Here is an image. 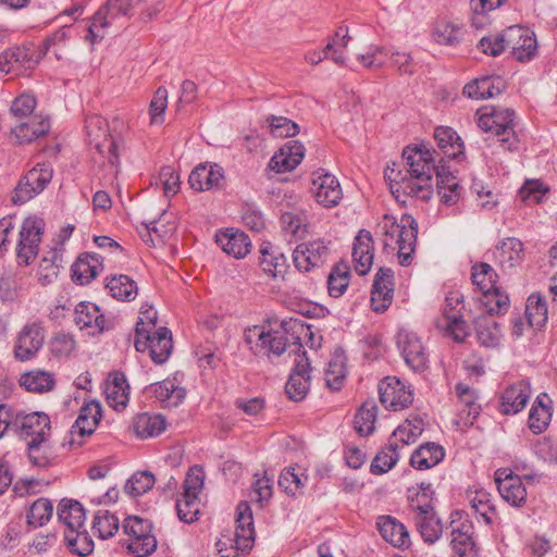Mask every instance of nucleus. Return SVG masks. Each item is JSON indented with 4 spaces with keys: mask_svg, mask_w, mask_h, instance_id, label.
Listing matches in <instances>:
<instances>
[{
    "mask_svg": "<svg viewBox=\"0 0 557 557\" xmlns=\"http://www.w3.org/2000/svg\"><path fill=\"white\" fill-rule=\"evenodd\" d=\"M382 233L383 251L386 255H396L399 263L409 265L417 246L418 223L410 214H403L397 222L393 216L385 214L379 223Z\"/></svg>",
    "mask_w": 557,
    "mask_h": 557,
    "instance_id": "f257e3e1",
    "label": "nucleus"
},
{
    "mask_svg": "<svg viewBox=\"0 0 557 557\" xmlns=\"http://www.w3.org/2000/svg\"><path fill=\"white\" fill-rule=\"evenodd\" d=\"M143 314H147V321L145 322L143 318L137 321L134 346L136 350L140 352L148 350L152 361L162 364L169 359L172 352L173 344L171 331L164 326L156 329V312H153L152 315L149 311Z\"/></svg>",
    "mask_w": 557,
    "mask_h": 557,
    "instance_id": "f03ea898",
    "label": "nucleus"
},
{
    "mask_svg": "<svg viewBox=\"0 0 557 557\" xmlns=\"http://www.w3.org/2000/svg\"><path fill=\"white\" fill-rule=\"evenodd\" d=\"M15 433L27 443L32 463L38 467H46L48 459L40 455V446L48 440L51 433L49 416L37 411L30 413L21 411Z\"/></svg>",
    "mask_w": 557,
    "mask_h": 557,
    "instance_id": "7ed1b4c3",
    "label": "nucleus"
},
{
    "mask_svg": "<svg viewBox=\"0 0 557 557\" xmlns=\"http://www.w3.org/2000/svg\"><path fill=\"white\" fill-rule=\"evenodd\" d=\"M478 126L496 135L505 149H517L518 137L515 131L516 113L512 109L503 107H485L476 112Z\"/></svg>",
    "mask_w": 557,
    "mask_h": 557,
    "instance_id": "20e7f679",
    "label": "nucleus"
},
{
    "mask_svg": "<svg viewBox=\"0 0 557 557\" xmlns=\"http://www.w3.org/2000/svg\"><path fill=\"white\" fill-rule=\"evenodd\" d=\"M86 135L90 144H95L98 152L103 154L108 152L107 163L104 168L107 170L106 178L112 180L119 172V154L117 146L112 138H109L108 123L99 115L88 116L85 121Z\"/></svg>",
    "mask_w": 557,
    "mask_h": 557,
    "instance_id": "39448f33",
    "label": "nucleus"
},
{
    "mask_svg": "<svg viewBox=\"0 0 557 557\" xmlns=\"http://www.w3.org/2000/svg\"><path fill=\"white\" fill-rule=\"evenodd\" d=\"M140 0H108L86 24L84 39L90 45L102 40L106 28L119 16H126Z\"/></svg>",
    "mask_w": 557,
    "mask_h": 557,
    "instance_id": "423d86ee",
    "label": "nucleus"
},
{
    "mask_svg": "<svg viewBox=\"0 0 557 557\" xmlns=\"http://www.w3.org/2000/svg\"><path fill=\"white\" fill-rule=\"evenodd\" d=\"M127 535V549L136 557H148L157 549V537L151 521L137 516H129L123 522Z\"/></svg>",
    "mask_w": 557,
    "mask_h": 557,
    "instance_id": "0eeeda50",
    "label": "nucleus"
},
{
    "mask_svg": "<svg viewBox=\"0 0 557 557\" xmlns=\"http://www.w3.org/2000/svg\"><path fill=\"white\" fill-rule=\"evenodd\" d=\"M385 178L389 181L391 193L398 201L405 202L401 197H411L422 201H428L432 197V178L403 174L401 171L394 169L385 171Z\"/></svg>",
    "mask_w": 557,
    "mask_h": 557,
    "instance_id": "6e6552de",
    "label": "nucleus"
},
{
    "mask_svg": "<svg viewBox=\"0 0 557 557\" xmlns=\"http://www.w3.org/2000/svg\"><path fill=\"white\" fill-rule=\"evenodd\" d=\"M53 177V168L49 162H38L29 169L14 188L12 201L24 205L41 194Z\"/></svg>",
    "mask_w": 557,
    "mask_h": 557,
    "instance_id": "1a4fd4ad",
    "label": "nucleus"
},
{
    "mask_svg": "<svg viewBox=\"0 0 557 557\" xmlns=\"http://www.w3.org/2000/svg\"><path fill=\"white\" fill-rule=\"evenodd\" d=\"M45 230V221L38 216L26 218L18 233L16 258L20 264L28 265L37 257Z\"/></svg>",
    "mask_w": 557,
    "mask_h": 557,
    "instance_id": "9d476101",
    "label": "nucleus"
},
{
    "mask_svg": "<svg viewBox=\"0 0 557 557\" xmlns=\"http://www.w3.org/2000/svg\"><path fill=\"white\" fill-rule=\"evenodd\" d=\"M45 337V329L39 322L26 323L14 338V359L20 362L35 359L44 346Z\"/></svg>",
    "mask_w": 557,
    "mask_h": 557,
    "instance_id": "9b49d317",
    "label": "nucleus"
},
{
    "mask_svg": "<svg viewBox=\"0 0 557 557\" xmlns=\"http://www.w3.org/2000/svg\"><path fill=\"white\" fill-rule=\"evenodd\" d=\"M379 395L385 408L394 411L409 407L413 401V392L396 376H387L379 384Z\"/></svg>",
    "mask_w": 557,
    "mask_h": 557,
    "instance_id": "f8f14e48",
    "label": "nucleus"
},
{
    "mask_svg": "<svg viewBox=\"0 0 557 557\" xmlns=\"http://www.w3.org/2000/svg\"><path fill=\"white\" fill-rule=\"evenodd\" d=\"M310 191L315 201L325 208L337 206L343 198V191L338 180L324 170L312 173Z\"/></svg>",
    "mask_w": 557,
    "mask_h": 557,
    "instance_id": "ddd939ff",
    "label": "nucleus"
},
{
    "mask_svg": "<svg viewBox=\"0 0 557 557\" xmlns=\"http://www.w3.org/2000/svg\"><path fill=\"white\" fill-rule=\"evenodd\" d=\"M397 346L407 366L413 371H423L428 367L429 355L421 338L409 331L401 330L397 334Z\"/></svg>",
    "mask_w": 557,
    "mask_h": 557,
    "instance_id": "4468645a",
    "label": "nucleus"
},
{
    "mask_svg": "<svg viewBox=\"0 0 557 557\" xmlns=\"http://www.w3.org/2000/svg\"><path fill=\"white\" fill-rule=\"evenodd\" d=\"M102 418L101 406L97 401L86 403L70 431L69 443L81 446L85 436L91 435Z\"/></svg>",
    "mask_w": 557,
    "mask_h": 557,
    "instance_id": "2eb2a0df",
    "label": "nucleus"
},
{
    "mask_svg": "<svg viewBox=\"0 0 557 557\" xmlns=\"http://www.w3.org/2000/svg\"><path fill=\"white\" fill-rule=\"evenodd\" d=\"M330 249L324 240L317 239L299 244L293 252L295 267L302 272L322 265L329 256Z\"/></svg>",
    "mask_w": 557,
    "mask_h": 557,
    "instance_id": "dca6fc26",
    "label": "nucleus"
},
{
    "mask_svg": "<svg viewBox=\"0 0 557 557\" xmlns=\"http://www.w3.org/2000/svg\"><path fill=\"white\" fill-rule=\"evenodd\" d=\"M507 48L511 49L512 57L517 61H531L537 52V42L534 33L521 26L508 27Z\"/></svg>",
    "mask_w": 557,
    "mask_h": 557,
    "instance_id": "f3484780",
    "label": "nucleus"
},
{
    "mask_svg": "<svg viewBox=\"0 0 557 557\" xmlns=\"http://www.w3.org/2000/svg\"><path fill=\"white\" fill-rule=\"evenodd\" d=\"M74 320L81 330L86 329L91 335L101 334L113 327V320L107 319L100 308L88 301L79 302L74 311Z\"/></svg>",
    "mask_w": 557,
    "mask_h": 557,
    "instance_id": "a211bd4d",
    "label": "nucleus"
},
{
    "mask_svg": "<svg viewBox=\"0 0 557 557\" xmlns=\"http://www.w3.org/2000/svg\"><path fill=\"white\" fill-rule=\"evenodd\" d=\"M425 147H407L403 151V159L406 164V174L419 175L420 177L432 178L438 172L435 166L434 153Z\"/></svg>",
    "mask_w": 557,
    "mask_h": 557,
    "instance_id": "6ab92c4d",
    "label": "nucleus"
},
{
    "mask_svg": "<svg viewBox=\"0 0 557 557\" xmlns=\"http://www.w3.org/2000/svg\"><path fill=\"white\" fill-rule=\"evenodd\" d=\"M236 530L234 535V549L247 553L255 541L253 517L250 505L239 502L235 512Z\"/></svg>",
    "mask_w": 557,
    "mask_h": 557,
    "instance_id": "aec40b11",
    "label": "nucleus"
},
{
    "mask_svg": "<svg viewBox=\"0 0 557 557\" xmlns=\"http://www.w3.org/2000/svg\"><path fill=\"white\" fill-rule=\"evenodd\" d=\"M310 370L309 359L306 351H302V355H298L295 360L294 370L285 385V393L289 399L300 401L307 396L310 387Z\"/></svg>",
    "mask_w": 557,
    "mask_h": 557,
    "instance_id": "412c9836",
    "label": "nucleus"
},
{
    "mask_svg": "<svg viewBox=\"0 0 557 557\" xmlns=\"http://www.w3.org/2000/svg\"><path fill=\"white\" fill-rule=\"evenodd\" d=\"M144 393L159 401L163 408L177 407L186 397L185 387L181 386L175 377L152 383L145 387Z\"/></svg>",
    "mask_w": 557,
    "mask_h": 557,
    "instance_id": "4be33fe9",
    "label": "nucleus"
},
{
    "mask_svg": "<svg viewBox=\"0 0 557 557\" xmlns=\"http://www.w3.org/2000/svg\"><path fill=\"white\" fill-rule=\"evenodd\" d=\"M224 181V170L216 163L198 164L189 174L188 183L196 191L218 189Z\"/></svg>",
    "mask_w": 557,
    "mask_h": 557,
    "instance_id": "5701e85b",
    "label": "nucleus"
},
{
    "mask_svg": "<svg viewBox=\"0 0 557 557\" xmlns=\"http://www.w3.org/2000/svg\"><path fill=\"white\" fill-rule=\"evenodd\" d=\"M524 248L520 239L508 237L503 239L493 250V260L503 272H510L519 267L523 260Z\"/></svg>",
    "mask_w": 557,
    "mask_h": 557,
    "instance_id": "b1692460",
    "label": "nucleus"
},
{
    "mask_svg": "<svg viewBox=\"0 0 557 557\" xmlns=\"http://www.w3.org/2000/svg\"><path fill=\"white\" fill-rule=\"evenodd\" d=\"M531 397V385L519 381L505 388L500 396L499 411L503 414H516L522 411Z\"/></svg>",
    "mask_w": 557,
    "mask_h": 557,
    "instance_id": "393cba45",
    "label": "nucleus"
},
{
    "mask_svg": "<svg viewBox=\"0 0 557 557\" xmlns=\"http://www.w3.org/2000/svg\"><path fill=\"white\" fill-rule=\"evenodd\" d=\"M376 527L381 536L394 547L407 549L411 545L410 534L407 527L393 516H380L376 519Z\"/></svg>",
    "mask_w": 557,
    "mask_h": 557,
    "instance_id": "a878e982",
    "label": "nucleus"
},
{
    "mask_svg": "<svg viewBox=\"0 0 557 557\" xmlns=\"http://www.w3.org/2000/svg\"><path fill=\"white\" fill-rule=\"evenodd\" d=\"M374 258L373 238L369 231L360 230L352 245V262L359 275L370 272Z\"/></svg>",
    "mask_w": 557,
    "mask_h": 557,
    "instance_id": "bb28decb",
    "label": "nucleus"
},
{
    "mask_svg": "<svg viewBox=\"0 0 557 557\" xmlns=\"http://www.w3.org/2000/svg\"><path fill=\"white\" fill-rule=\"evenodd\" d=\"M455 393L459 403L458 422H461L465 426L472 425L481 411L476 391L465 383H457Z\"/></svg>",
    "mask_w": 557,
    "mask_h": 557,
    "instance_id": "cd10ccee",
    "label": "nucleus"
},
{
    "mask_svg": "<svg viewBox=\"0 0 557 557\" xmlns=\"http://www.w3.org/2000/svg\"><path fill=\"white\" fill-rule=\"evenodd\" d=\"M304 156L305 148L299 141H287L271 158L269 168L277 173L289 172L302 161Z\"/></svg>",
    "mask_w": 557,
    "mask_h": 557,
    "instance_id": "c85d7f7f",
    "label": "nucleus"
},
{
    "mask_svg": "<svg viewBox=\"0 0 557 557\" xmlns=\"http://www.w3.org/2000/svg\"><path fill=\"white\" fill-rule=\"evenodd\" d=\"M215 243L222 250L236 259H242L249 253L250 238L246 233L235 228H226L215 235Z\"/></svg>",
    "mask_w": 557,
    "mask_h": 557,
    "instance_id": "c756f323",
    "label": "nucleus"
},
{
    "mask_svg": "<svg viewBox=\"0 0 557 557\" xmlns=\"http://www.w3.org/2000/svg\"><path fill=\"white\" fill-rule=\"evenodd\" d=\"M474 528L469 520L453 527L450 545L458 557H475L476 544L473 539Z\"/></svg>",
    "mask_w": 557,
    "mask_h": 557,
    "instance_id": "7c9ffc66",
    "label": "nucleus"
},
{
    "mask_svg": "<svg viewBox=\"0 0 557 557\" xmlns=\"http://www.w3.org/2000/svg\"><path fill=\"white\" fill-rule=\"evenodd\" d=\"M103 270L102 259L96 253L85 252L72 264V280L79 285L89 284Z\"/></svg>",
    "mask_w": 557,
    "mask_h": 557,
    "instance_id": "2f4dec72",
    "label": "nucleus"
},
{
    "mask_svg": "<svg viewBox=\"0 0 557 557\" xmlns=\"http://www.w3.org/2000/svg\"><path fill=\"white\" fill-rule=\"evenodd\" d=\"M104 393L108 404L115 410H123L129 400V385L124 373L115 371L110 373Z\"/></svg>",
    "mask_w": 557,
    "mask_h": 557,
    "instance_id": "473e14b6",
    "label": "nucleus"
},
{
    "mask_svg": "<svg viewBox=\"0 0 557 557\" xmlns=\"http://www.w3.org/2000/svg\"><path fill=\"white\" fill-rule=\"evenodd\" d=\"M55 383L57 380L52 372L38 368L26 371L18 377L20 386L34 394L49 393L53 391Z\"/></svg>",
    "mask_w": 557,
    "mask_h": 557,
    "instance_id": "72a5a7b5",
    "label": "nucleus"
},
{
    "mask_svg": "<svg viewBox=\"0 0 557 557\" xmlns=\"http://www.w3.org/2000/svg\"><path fill=\"white\" fill-rule=\"evenodd\" d=\"M500 473H497L496 484L500 496L508 504L515 507H521L527 500V490L518 475L506 474L500 479Z\"/></svg>",
    "mask_w": 557,
    "mask_h": 557,
    "instance_id": "f704fd0d",
    "label": "nucleus"
},
{
    "mask_svg": "<svg viewBox=\"0 0 557 557\" xmlns=\"http://www.w3.org/2000/svg\"><path fill=\"white\" fill-rule=\"evenodd\" d=\"M434 140L437 146L435 153L448 159H456L462 153L463 144L451 127L438 126L434 131Z\"/></svg>",
    "mask_w": 557,
    "mask_h": 557,
    "instance_id": "c9c22d12",
    "label": "nucleus"
},
{
    "mask_svg": "<svg viewBox=\"0 0 557 557\" xmlns=\"http://www.w3.org/2000/svg\"><path fill=\"white\" fill-rule=\"evenodd\" d=\"M549 404L550 399L545 393L540 394L533 403L528 424L534 434H541L548 428L552 419V407Z\"/></svg>",
    "mask_w": 557,
    "mask_h": 557,
    "instance_id": "e433bc0d",
    "label": "nucleus"
},
{
    "mask_svg": "<svg viewBox=\"0 0 557 557\" xmlns=\"http://www.w3.org/2000/svg\"><path fill=\"white\" fill-rule=\"evenodd\" d=\"M504 86L500 77L485 76L467 84L463 87V95L471 99L493 98L502 94Z\"/></svg>",
    "mask_w": 557,
    "mask_h": 557,
    "instance_id": "4c0bfd02",
    "label": "nucleus"
},
{
    "mask_svg": "<svg viewBox=\"0 0 557 557\" xmlns=\"http://www.w3.org/2000/svg\"><path fill=\"white\" fill-rule=\"evenodd\" d=\"M417 531L426 544L436 543L443 534V523L436 511H424V515L411 518Z\"/></svg>",
    "mask_w": 557,
    "mask_h": 557,
    "instance_id": "58836bf2",
    "label": "nucleus"
},
{
    "mask_svg": "<svg viewBox=\"0 0 557 557\" xmlns=\"http://www.w3.org/2000/svg\"><path fill=\"white\" fill-rule=\"evenodd\" d=\"M59 521L64 524L67 530L82 529L85 522V509L83 505L75 499L63 498L57 508Z\"/></svg>",
    "mask_w": 557,
    "mask_h": 557,
    "instance_id": "ea45409f",
    "label": "nucleus"
},
{
    "mask_svg": "<svg viewBox=\"0 0 557 557\" xmlns=\"http://www.w3.org/2000/svg\"><path fill=\"white\" fill-rule=\"evenodd\" d=\"M433 490L431 484L421 483L419 488L408 490V513L411 518L413 516L424 515V511H434L433 506Z\"/></svg>",
    "mask_w": 557,
    "mask_h": 557,
    "instance_id": "a19ab883",
    "label": "nucleus"
},
{
    "mask_svg": "<svg viewBox=\"0 0 557 557\" xmlns=\"http://www.w3.org/2000/svg\"><path fill=\"white\" fill-rule=\"evenodd\" d=\"M165 419L157 413H138L133 420L134 433L139 438L158 436L165 430Z\"/></svg>",
    "mask_w": 557,
    "mask_h": 557,
    "instance_id": "79ce46f5",
    "label": "nucleus"
},
{
    "mask_svg": "<svg viewBox=\"0 0 557 557\" xmlns=\"http://www.w3.org/2000/svg\"><path fill=\"white\" fill-rule=\"evenodd\" d=\"M423 430V419L417 414H411L393 432L389 440L400 448L414 443L417 438L422 434Z\"/></svg>",
    "mask_w": 557,
    "mask_h": 557,
    "instance_id": "37998d69",
    "label": "nucleus"
},
{
    "mask_svg": "<svg viewBox=\"0 0 557 557\" xmlns=\"http://www.w3.org/2000/svg\"><path fill=\"white\" fill-rule=\"evenodd\" d=\"M444 456L445 453L442 446L435 443H425L412 453L410 465L419 470L430 469L442 461Z\"/></svg>",
    "mask_w": 557,
    "mask_h": 557,
    "instance_id": "c03bdc74",
    "label": "nucleus"
},
{
    "mask_svg": "<svg viewBox=\"0 0 557 557\" xmlns=\"http://www.w3.org/2000/svg\"><path fill=\"white\" fill-rule=\"evenodd\" d=\"M50 131V121L48 119H33L28 122H22L13 128V134L20 144L32 143L33 140L45 136Z\"/></svg>",
    "mask_w": 557,
    "mask_h": 557,
    "instance_id": "a18cd8bd",
    "label": "nucleus"
},
{
    "mask_svg": "<svg viewBox=\"0 0 557 557\" xmlns=\"http://www.w3.org/2000/svg\"><path fill=\"white\" fill-rule=\"evenodd\" d=\"M377 406L374 400L364 401L357 410L354 419V428L361 436H369L374 432Z\"/></svg>",
    "mask_w": 557,
    "mask_h": 557,
    "instance_id": "49530a36",
    "label": "nucleus"
},
{
    "mask_svg": "<svg viewBox=\"0 0 557 557\" xmlns=\"http://www.w3.org/2000/svg\"><path fill=\"white\" fill-rule=\"evenodd\" d=\"M260 267L271 277H277L286 272V257L273 247L261 248Z\"/></svg>",
    "mask_w": 557,
    "mask_h": 557,
    "instance_id": "de8ad7c7",
    "label": "nucleus"
},
{
    "mask_svg": "<svg viewBox=\"0 0 557 557\" xmlns=\"http://www.w3.org/2000/svg\"><path fill=\"white\" fill-rule=\"evenodd\" d=\"M468 499L474 513L486 524H492L496 516V509L491 500V494L484 490L468 492Z\"/></svg>",
    "mask_w": 557,
    "mask_h": 557,
    "instance_id": "09e8293b",
    "label": "nucleus"
},
{
    "mask_svg": "<svg viewBox=\"0 0 557 557\" xmlns=\"http://www.w3.org/2000/svg\"><path fill=\"white\" fill-rule=\"evenodd\" d=\"M106 287L113 298L123 301L134 300L138 292L136 282L124 274L112 276Z\"/></svg>",
    "mask_w": 557,
    "mask_h": 557,
    "instance_id": "8fccbe9b",
    "label": "nucleus"
},
{
    "mask_svg": "<svg viewBox=\"0 0 557 557\" xmlns=\"http://www.w3.org/2000/svg\"><path fill=\"white\" fill-rule=\"evenodd\" d=\"M52 513V502L48 498L40 497L29 506L26 513V523L33 529L44 527L50 521Z\"/></svg>",
    "mask_w": 557,
    "mask_h": 557,
    "instance_id": "3c124183",
    "label": "nucleus"
},
{
    "mask_svg": "<svg viewBox=\"0 0 557 557\" xmlns=\"http://www.w3.org/2000/svg\"><path fill=\"white\" fill-rule=\"evenodd\" d=\"M476 337L485 347H496L500 343L502 332L499 324L491 317L479 318L475 322Z\"/></svg>",
    "mask_w": 557,
    "mask_h": 557,
    "instance_id": "603ef678",
    "label": "nucleus"
},
{
    "mask_svg": "<svg viewBox=\"0 0 557 557\" xmlns=\"http://www.w3.org/2000/svg\"><path fill=\"white\" fill-rule=\"evenodd\" d=\"M307 481L308 476L300 469L288 467L281 472L278 486L287 495L295 497L302 493Z\"/></svg>",
    "mask_w": 557,
    "mask_h": 557,
    "instance_id": "864d4df0",
    "label": "nucleus"
},
{
    "mask_svg": "<svg viewBox=\"0 0 557 557\" xmlns=\"http://www.w3.org/2000/svg\"><path fill=\"white\" fill-rule=\"evenodd\" d=\"M350 282V269L346 263L335 264L327 276L329 295L338 298L346 292Z\"/></svg>",
    "mask_w": 557,
    "mask_h": 557,
    "instance_id": "5fc2aeb1",
    "label": "nucleus"
},
{
    "mask_svg": "<svg viewBox=\"0 0 557 557\" xmlns=\"http://www.w3.org/2000/svg\"><path fill=\"white\" fill-rule=\"evenodd\" d=\"M64 540L69 549L78 556H88L94 552V541L86 530H67Z\"/></svg>",
    "mask_w": 557,
    "mask_h": 557,
    "instance_id": "6e6d98bb",
    "label": "nucleus"
},
{
    "mask_svg": "<svg viewBox=\"0 0 557 557\" xmlns=\"http://www.w3.org/2000/svg\"><path fill=\"white\" fill-rule=\"evenodd\" d=\"M398 449L399 446L389 440L388 445L382 448L372 460L371 473L383 474L389 471L399 459Z\"/></svg>",
    "mask_w": 557,
    "mask_h": 557,
    "instance_id": "4d7b16f0",
    "label": "nucleus"
},
{
    "mask_svg": "<svg viewBox=\"0 0 557 557\" xmlns=\"http://www.w3.org/2000/svg\"><path fill=\"white\" fill-rule=\"evenodd\" d=\"M497 277L496 271L488 263L479 262L472 265V283L479 288L482 295L497 286Z\"/></svg>",
    "mask_w": 557,
    "mask_h": 557,
    "instance_id": "13d9d810",
    "label": "nucleus"
},
{
    "mask_svg": "<svg viewBox=\"0 0 557 557\" xmlns=\"http://www.w3.org/2000/svg\"><path fill=\"white\" fill-rule=\"evenodd\" d=\"M119 527V518L109 510L99 509L94 516L92 530L101 540L112 537L117 532Z\"/></svg>",
    "mask_w": 557,
    "mask_h": 557,
    "instance_id": "bf43d9fd",
    "label": "nucleus"
},
{
    "mask_svg": "<svg viewBox=\"0 0 557 557\" xmlns=\"http://www.w3.org/2000/svg\"><path fill=\"white\" fill-rule=\"evenodd\" d=\"M525 315L533 327H542L547 321V305L540 294H531L527 300Z\"/></svg>",
    "mask_w": 557,
    "mask_h": 557,
    "instance_id": "052dcab7",
    "label": "nucleus"
},
{
    "mask_svg": "<svg viewBox=\"0 0 557 557\" xmlns=\"http://www.w3.org/2000/svg\"><path fill=\"white\" fill-rule=\"evenodd\" d=\"M436 327L450 336L455 342L462 343L469 336V327L462 319V313L449 315L448 320H436Z\"/></svg>",
    "mask_w": 557,
    "mask_h": 557,
    "instance_id": "680f3d73",
    "label": "nucleus"
},
{
    "mask_svg": "<svg viewBox=\"0 0 557 557\" xmlns=\"http://www.w3.org/2000/svg\"><path fill=\"white\" fill-rule=\"evenodd\" d=\"M176 512L181 521L193 523L199 519L200 499L198 496L182 493L176 500Z\"/></svg>",
    "mask_w": 557,
    "mask_h": 557,
    "instance_id": "e2e57ef3",
    "label": "nucleus"
},
{
    "mask_svg": "<svg viewBox=\"0 0 557 557\" xmlns=\"http://www.w3.org/2000/svg\"><path fill=\"white\" fill-rule=\"evenodd\" d=\"M480 301L490 315L505 313L509 308V297L498 286L482 295Z\"/></svg>",
    "mask_w": 557,
    "mask_h": 557,
    "instance_id": "0e129e2a",
    "label": "nucleus"
},
{
    "mask_svg": "<svg viewBox=\"0 0 557 557\" xmlns=\"http://www.w3.org/2000/svg\"><path fill=\"white\" fill-rule=\"evenodd\" d=\"M282 227L290 239H301L307 233V221L302 213L285 212L281 216Z\"/></svg>",
    "mask_w": 557,
    "mask_h": 557,
    "instance_id": "69168bd1",
    "label": "nucleus"
},
{
    "mask_svg": "<svg viewBox=\"0 0 557 557\" xmlns=\"http://www.w3.org/2000/svg\"><path fill=\"white\" fill-rule=\"evenodd\" d=\"M156 483L154 475L149 471H139L134 473L131 479L127 480L124 486V491L133 496L137 497L152 488Z\"/></svg>",
    "mask_w": 557,
    "mask_h": 557,
    "instance_id": "338daca9",
    "label": "nucleus"
},
{
    "mask_svg": "<svg viewBox=\"0 0 557 557\" xmlns=\"http://www.w3.org/2000/svg\"><path fill=\"white\" fill-rule=\"evenodd\" d=\"M346 376L345 364L342 356H334L325 370V382L332 391H339Z\"/></svg>",
    "mask_w": 557,
    "mask_h": 557,
    "instance_id": "774afa93",
    "label": "nucleus"
}]
</instances>
